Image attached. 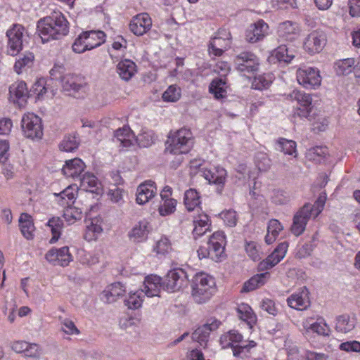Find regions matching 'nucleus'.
Here are the masks:
<instances>
[{
    "mask_svg": "<svg viewBox=\"0 0 360 360\" xmlns=\"http://www.w3.org/2000/svg\"><path fill=\"white\" fill-rule=\"evenodd\" d=\"M37 30L42 42L45 43L67 35L69 32V22L63 13L54 12L51 15L37 22Z\"/></svg>",
    "mask_w": 360,
    "mask_h": 360,
    "instance_id": "obj_1",
    "label": "nucleus"
},
{
    "mask_svg": "<svg viewBox=\"0 0 360 360\" xmlns=\"http://www.w3.org/2000/svg\"><path fill=\"white\" fill-rule=\"evenodd\" d=\"M191 297L198 304H203L210 300L216 291L214 278L206 274H196L191 281Z\"/></svg>",
    "mask_w": 360,
    "mask_h": 360,
    "instance_id": "obj_2",
    "label": "nucleus"
},
{
    "mask_svg": "<svg viewBox=\"0 0 360 360\" xmlns=\"http://www.w3.org/2000/svg\"><path fill=\"white\" fill-rule=\"evenodd\" d=\"M192 139L191 130L181 128L168 136L165 152L173 155L186 154L193 146Z\"/></svg>",
    "mask_w": 360,
    "mask_h": 360,
    "instance_id": "obj_3",
    "label": "nucleus"
},
{
    "mask_svg": "<svg viewBox=\"0 0 360 360\" xmlns=\"http://www.w3.org/2000/svg\"><path fill=\"white\" fill-rule=\"evenodd\" d=\"M188 283V274L181 268L169 271L162 282V288L169 292L179 291L186 287Z\"/></svg>",
    "mask_w": 360,
    "mask_h": 360,
    "instance_id": "obj_4",
    "label": "nucleus"
},
{
    "mask_svg": "<svg viewBox=\"0 0 360 360\" xmlns=\"http://www.w3.org/2000/svg\"><path fill=\"white\" fill-rule=\"evenodd\" d=\"M21 128L24 136L32 140L41 139L43 127L41 118L34 113L25 114L21 120Z\"/></svg>",
    "mask_w": 360,
    "mask_h": 360,
    "instance_id": "obj_5",
    "label": "nucleus"
},
{
    "mask_svg": "<svg viewBox=\"0 0 360 360\" xmlns=\"http://www.w3.org/2000/svg\"><path fill=\"white\" fill-rule=\"evenodd\" d=\"M25 28L20 24H13L6 32L8 37L7 53L16 56L22 49Z\"/></svg>",
    "mask_w": 360,
    "mask_h": 360,
    "instance_id": "obj_6",
    "label": "nucleus"
},
{
    "mask_svg": "<svg viewBox=\"0 0 360 360\" xmlns=\"http://www.w3.org/2000/svg\"><path fill=\"white\" fill-rule=\"evenodd\" d=\"M231 43V34L226 29H220L211 39L209 44L210 53L220 56L230 48Z\"/></svg>",
    "mask_w": 360,
    "mask_h": 360,
    "instance_id": "obj_7",
    "label": "nucleus"
},
{
    "mask_svg": "<svg viewBox=\"0 0 360 360\" xmlns=\"http://www.w3.org/2000/svg\"><path fill=\"white\" fill-rule=\"evenodd\" d=\"M313 215V207L310 203L304 204L294 215L291 232L296 236L303 233L307 224Z\"/></svg>",
    "mask_w": 360,
    "mask_h": 360,
    "instance_id": "obj_8",
    "label": "nucleus"
},
{
    "mask_svg": "<svg viewBox=\"0 0 360 360\" xmlns=\"http://www.w3.org/2000/svg\"><path fill=\"white\" fill-rule=\"evenodd\" d=\"M289 96L292 100L296 101L300 105L295 110L293 117H308L312 108V99L311 96L309 94L295 90L289 95Z\"/></svg>",
    "mask_w": 360,
    "mask_h": 360,
    "instance_id": "obj_9",
    "label": "nucleus"
},
{
    "mask_svg": "<svg viewBox=\"0 0 360 360\" xmlns=\"http://www.w3.org/2000/svg\"><path fill=\"white\" fill-rule=\"evenodd\" d=\"M236 69L240 72H255L259 66L257 56L250 51H244L238 54L234 59Z\"/></svg>",
    "mask_w": 360,
    "mask_h": 360,
    "instance_id": "obj_10",
    "label": "nucleus"
},
{
    "mask_svg": "<svg viewBox=\"0 0 360 360\" xmlns=\"http://www.w3.org/2000/svg\"><path fill=\"white\" fill-rule=\"evenodd\" d=\"M296 75L299 84L306 89H315L321 85V77L316 68H300Z\"/></svg>",
    "mask_w": 360,
    "mask_h": 360,
    "instance_id": "obj_11",
    "label": "nucleus"
},
{
    "mask_svg": "<svg viewBox=\"0 0 360 360\" xmlns=\"http://www.w3.org/2000/svg\"><path fill=\"white\" fill-rule=\"evenodd\" d=\"M225 236L223 232L217 231L210 236L207 245L211 252V259L218 262L225 257Z\"/></svg>",
    "mask_w": 360,
    "mask_h": 360,
    "instance_id": "obj_12",
    "label": "nucleus"
},
{
    "mask_svg": "<svg viewBox=\"0 0 360 360\" xmlns=\"http://www.w3.org/2000/svg\"><path fill=\"white\" fill-rule=\"evenodd\" d=\"M130 31L136 36L147 33L152 27V20L146 13H141L133 17L129 25Z\"/></svg>",
    "mask_w": 360,
    "mask_h": 360,
    "instance_id": "obj_13",
    "label": "nucleus"
},
{
    "mask_svg": "<svg viewBox=\"0 0 360 360\" xmlns=\"http://www.w3.org/2000/svg\"><path fill=\"white\" fill-rule=\"evenodd\" d=\"M326 37L323 31L314 30L311 32L304 42L305 50L311 54L319 53L326 45Z\"/></svg>",
    "mask_w": 360,
    "mask_h": 360,
    "instance_id": "obj_14",
    "label": "nucleus"
},
{
    "mask_svg": "<svg viewBox=\"0 0 360 360\" xmlns=\"http://www.w3.org/2000/svg\"><path fill=\"white\" fill-rule=\"evenodd\" d=\"M61 82L63 90L74 96L77 93L85 92L86 89V82L84 78L78 75H65Z\"/></svg>",
    "mask_w": 360,
    "mask_h": 360,
    "instance_id": "obj_15",
    "label": "nucleus"
},
{
    "mask_svg": "<svg viewBox=\"0 0 360 360\" xmlns=\"http://www.w3.org/2000/svg\"><path fill=\"white\" fill-rule=\"evenodd\" d=\"M29 93L27 84L23 81H17L9 86L10 100L17 103L19 107L25 105Z\"/></svg>",
    "mask_w": 360,
    "mask_h": 360,
    "instance_id": "obj_16",
    "label": "nucleus"
},
{
    "mask_svg": "<svg viewBox=\"0 0 360 360\" xmlns=\"http://www.w3.org/2000/svg\"><path fill=\"white\" fill-rule=\"evenodd\" d=\"M269 25L262 20L251 24L245 31V40L255 44L262 40L268 34Z\"/></svg>",
    "mask_w": 360,
    "mask_h": 360,
    "instance_id": "obj_17",
    "label": "nucleus"
},
{
    "mask_svg": "<svg viewBox=\"0 0 360 360\" xmlns=\"http://www.w3.org/2000/svg\"><path fill=\"white\" fill-rule=\"evenodd\" d=\"M219 325L220 322L217 319L208 320L192 333V339L199 342L200 345L206 346L210 332L217 330Z\"/></svg>",
    "mask_w": 360,
    "mask_h": 360,
    "instance_id": "obj_18",
    "label": "nucleus"
},
{
    "mask_svg": "<svg viewBox=\"0 0 360 360\" xmlns=\"http://www.w3.org/2000/svg\"><path fill=\"white\" fill-rule=\"evenodd\" d=\"M288 247V245L285 242L280 243L266 259L259 263V269L266 270L276 265L285 257Z\"/></svg>",
    "mask_w": 360,
    "mask_h": 360,
    "instance_id": "obj_19",
    "label": "nucleus"
},
{
    "mask_svg": "<svg viewBox=\"0 0 360 360\" xmlns=\"http://www.w3.org/2000/svg\"><path fill=\"white\" fill-rule=\"evenodd\" d=\"M357 319L354 314H344L335 318V329L342 334L351 333L356 328Z\"/></svg>",
    "mask_w": 360,
    "mask_h": 360,
    "instance_id": "obj_20",
    "label": "nucleus"
},
{
    "mask_svg": "<svg viewBox=\"0 0 360 360\" xmlns=\"http://www.w3.org/2000/svg\"><path fill=\"white\" fill-rule=\"evenodd\" d=\"M150 230L149 222L144 219L136 223L129 231L127 236L131 241L141 243L146 240Z\"/></svg>",
    "mask_w": 360,
    "mask_h": 360,
    "instance_id": "obj_21",
    "label": "nucleus"
},
{
    "mask_svg": "<svg viewBox=\"0 0 360 360\" xmlns=\"http://www.w3.org/2000/svg\"><path fill=\"white\" fill-rule=\"evenodd\" d=\"M156 193L155 183L152 181H146L137 188L136 202L139 205L146 204L155 195Z\"/></svg>",
    "mask_w": 360,
    "mask_h": 360,
    "instance_id": "obj_22",
    "label": "nucleus"
},
{
    "mask_svg": "<svg viewBox=\"0 0 360 360\" xmlns=\"http://www.w3.org/2000/svg\"><path fill=\"white\" fill-rule=\"evenodd\" d=\"M308 294L309 291L304 287L300 292L291 295L287 299L288 306L297 310L306 309L310 304Z\"/></svg>",
    "mask_w": 360,
    "mask_h": 360,
    "instance_id": "obj_23",
    "label": "nucleus"
},
{
    "mask_svg": "<svg viewBox=\"0 0 360 360\" xmlns=\"http://www.w3.org/2000/svg\"><path fill=\"white\" fill-rule=\"evenodd\" d=\"M85 165L79 158H74L65 162L62 171L67 177H71L74 179H79L82 176Z\"/></svg>",
    "mask_w": 360,
    "mask_h": 360,
    "instance_id": "obj_24",
    "label": "nucleus"
},
{
    "mask_svg": "<svg viewBox=\"0 0 360 360\" xmlns=\"http://www.w3.org/2000/svg\"><path fill=\"white\" fill-rule=\"evenodd\" d=\"M226 171L219 167H213L204 172L205 178L210 183L217 184L219 186L218 192L221 193L226 182Z\"/></svg>",
    "mask_w": 360,
    "mask_h": 360,
    "instance_id": "obj_25",
    "label": "nucleus"
},
{
    "mask_svg": "<svg viewBox=\"0 0 360 360\" xmlns=\"http://www.w3.org/2000/svg\"><path fill=\"white\" fill-rule=\"evenodd\" d=\"M298 26L290 21L281 23L278 28V34L283 41H292L299 36Z\"/></svg>",
    "mask_w": 360,
    "mask_h": 360,
    "instance_id": "obj_26",
    "label": "nucleus"
},
{
    "mask_svg": "<svg viewBox=\"0 0 360 360\" xmlns=\"http://www.w3.org/2000/svg\"><path fill=\"white\" fill-rule=\"evenodd\" d=\"M162 280L163 279L157 276L151 275L147 276L144 281L143 289L141 290L143 291V295H146L149 297L160 296L159 293L160 292V289L162 288Z\"/></svg>",
    "mask_w": 360,
    "mask_h": 360,
    "instance_id": "obj_27",
    "label": "nucleus"
},
{
    "mask_svg": "<svg viewBox=\"0 0 360 360\" xmlns=\"http://www.w3.org/2000/svg\"><path fill=\"white\" fill-rule=\"evenodd\" d=\"M136 68V65L133 60L124 59L117 65L116 72L122 80L128 82L137 72Z\"/></svg>",
    "mask_w": 360,
    "mask_h": 360,
    "instance_id": "obj_28",
    "label": "nucleus"
},
{
    "mask_svg": "<svg viewBox=\"0 0 360 360\" xmlns=\"http://www.w3.org/2000/svg\"><path fill=\"white\" fill-rule=\"evenodd\" d=\"M82 34L89 50L101 46L105 41V34L103 31H87L82 32Z\"/></svg>",
    "mask_w": 360,
    "mask_h": 360,
    "instance_id": "obj_29",
    "label": "nucleus"
},
{
    "mask_svg": "<svg viewBox=\"0 0 360 360\" xmlns=\"http://www.w3.org/2000/svg\"><path fill=\"white\" fill-rule=\"evenodd\" d=\"M269 277L270 274L269 272H264L252 276L248 281L244 283L240 292H248L264 285L269 280Z\"/></svg>",
    "mask_w": 360,
    "mask_h": 360,
    "instance_id": "obj_30",
    "label": "nucleus"
},
{
    "mask_svg": "<svg viewBox=\"0 0 360 360\" xmlns=\"http://www.w3.org/2000/svg\"><path fill=\"white\" fill-rule=\"evenodd\" d=\"M125 293V288L123 285L120 283H114L107 287L103 292V297L107 302H113L117 298L122 297Z\"/></svg>",
    "mask_w": 360,
    "mask_h": 360,
    "instance_id": "obj_31",
    "label": "nucleus"
},
{
    "mask_svg": "<svg viewBox=\"0 0 360 360\" xmlns=\"http://www.w3.org/2000/svg\"><path fill=\"white\" fill-rule=\"evenodd\" d=\"M19 226L22 234L27 239L33 238V232L34 231V226L32 219V217L27 213H22L19 218Z\"/></svg>",
    "mask_w": 360,
    "mask_h": 360,
    "instance_id": "obj_32",
    "label": "nucleus"
},
{
    "mask_svg": "<svg viewBox=\"0 0 360 360\" xmlns=\"http://www.w3.org/2000/svg\"><path fill=\"white\" fill-rule=\"evenodd\" d=\"M115 138L120 142V146L124 148H129L133 145L134 136L129 127H124L115 131Z\"/></svg>",
    "mask_w": 360,
    "mask_h": 360,
    "instance_id": "obj_33",
    "label": "nucleus"
},
{
    "mask_svg": "<svg viewBox=\"0 0 360 360\" xmlns=\"http://www.w3.org/2000/svg\"><path fill=\"white\" fill-rule=\"evenodd\" d=\"M79 180L81 183L80 186L85 190L91 193H99L101 184L94 175L86 173Z\"/></svg>",
    "mask_w": 360,
    "mask_h": 360,
    "instance_id": "obj_34",
    "label": "nucleus"
},
{
    "mask_svg": "<svg viewBox=\"0 0 360 360\" xmlns=\"http://www.w3.org/2000/svg\"><path fill=\"white\" fill-rule=\"evenodd\" d=\"M274 56L278 61L289 63L295 58V51L286 45H281L274 50Z\"/></svg>",
    "mask_w": 360,
    "mask_h": 360,
    "instance_id": "obj_35",
    "label": "nucleus"
},
{
    "mask_svg": "<svg viewBox=\"0 0 360 360\" xmlns=\"http://www.w3.org/2000/svg\"><path fill=\"white\" fill-rule=\"evenodd\" d=\"M79 145V139L76 133L65 135L59 145L61 150L72 152L76 150Z\"/></svg>",
    "mask_w": 360,
    "mask_h": 360,
    "instance_id": "obj_36",
    "label": "nucleus"
},
{
    "mask_svg": "<svg viewBox=\"0 0 360 360\" xmlns=\"http://www.w3.org/2000/svg\"><path fill=\"white\" fill-rule=\"evenodd\" d=\"M228 86L225 79L217 78L212 80L210 85V91L217 98H224L226 96V89Z\"/></svg>",
    "mask_w": 360,
    "mask_h": 360,
    "instance_id": "obj_37",
    "label": "nucleus"
},
{
    "mask_svg": "<svg viewBox=\"0 0 360 360\" xmlns=\"http://www.w3.org/2000/svg\"><path fill=\"white\" fill-rule=\"evenodd\" d=\"M184 205L191 212L200 204V195L195 189L190 188L185 192L184 198Z\"/></svg>",
    "mask_w": 360,
    "mask_h": 360,
    "instance_id": "obj_38",
    "label": "nucleus"
},
{
    "mask_svg": "<svg viewBox=\"0 0 360 360\" xmlns=\"http://www.w3.org/2000/svg\"><path fill=\"white\" fill-rule=\"evenodd\" d=\"M77 194V187L75 186H69L57 196L60 198L58 200L60 204L63 206L70 205L74 202Z\"/></svg>",
    "mask_w": 360,
    "mask_h": 360,
    "instance_id": "obj_39",
    "label": "nucleus"
},
{
    "mask_svg": "<svg viewBox=\"0 0 360 360\" xmlns=\"http://www.w3.org/2000/svg\"><path fill=\"white\" fill-rule=\"evenodd\" d=\"M283 226L278 220L272 219L269 221L265 242L270 245L276 240Z\"/></svg>",
    "mask_w": 360,
    "mask_h": 360,
    "instance_id": "obj_40",
    "label": "nucleus"
},
{
    "mask_svg": "<svg viewBox=\"0 0 360 360\" xmlns=\"http://www.w3.org/2000/svg\"><path fill=\"white\" fill-rule=\"evenodd\" d=\"M256 342L253 340L244 341L241 340L240 342H238L237 345L233 347V354L236 357H246L250 352L251 348H253L256 346Z\"/></svg>",
    "mask_w": 360,
    "mask_h": 360,
    "instance_id": "obj_41",
    "label": "nucleus"
},
{
    "mask_svg": "<svg viewBox=\"0 0 360 360\" xmlns=\"http://www.w3.org/2000/svg\"><path fill=\"white\" fill-rule=\"evenodd\" d=\"M47 225L50 227L52 233V238L50 240V243H54L60 236L63 226V220L60 217H52L49 220Z\"/></svg>",
    "mask_w": 360,
    "mask_h": 360,
    "instance_id": "obj_42",
    "label": "nucleus"
},
{
    "mask_svg": "<svg viewBox=\"0 0 360 360\" xmlns=\"http://www.w3.org/2000/svg\"><path fill=\"white\" fill-rule=\"evenodd\" d=\"M238 313L239 318L246 321L250 327L255 323L256 317L249 305L245 304L240 305L238 308Z\"/></svg>",
    "mask_w": 360,
    "mask_h": 360,
    "instance_id": "obj_43",
    "label": "nucleus"
},
{
    "mask_svg": "<svg viewBox=\"0 0 360 360\" xmlns=\"http://www.w3.org/2000/svg\"><path fill=\"white\" fill-rule=\"evenodd\" d=\"M34 58L33 53L30 52L25 53L22 56H20L15 63V71L18 74H20L24 68L31 67L33 63Z\"/></svg>",
    "mask_w": 360,
    "mask_h": 360,
    "instance_id": "obj_44",
    "label": "nucleus"
},
{
    "mask_svg": "<svg viewBox=\"0 0 360 360\" xmlns=\"http://www.w3.org/2000/svg\"><path fill=\"white\" fill-rule=\"evenodd\" d=\"M354 65V58H347L336 62L335 69L338 75H348L352 72Z\"/></svg>",
    "mask_w": 360,
    "mask_h": 360,
    "instance_id": "obj_45",
    "label": "nucleus"
},
{
    "mask_svg": "<svg viewBox=\"0 0 360 360\" xmlns=\"http://www.w3.org/2000/svg\"><path fill=\"white\" fill-rule=\"evenodd\" d=\"M82 217V211L77 207H72L71 205H67V207L63 212V217L69 224L81 219Z\"/></svg>",
    "mask_w": 360,
    "mask_h": 360,
    "instance_id": "obj_46",
    "label": "nucleus"
},
{
    "mask_svg": "<svg viewBox=\"0 0 360 360\" xmlns=\"http://www.w3.org/2000/svg\"><path fill=\"white\" fill-rule=\"evenodd\" d=\"M143 296V291L137 290L134 293L129 294L128 298L124 300V304L129 309H138L142 304Z\"/></svg>",
    "mask_w": 360,
    "mask_h": 360,
    "instance_id": "obj_47",
    "label": "nucleus"
},
{
    "mask_svg": "<svg viewBox=\"0 0 360 360\" xmlns=\"http://www.w3.org/2000/svg\"><path fill=\"white\" fill-rule=\"evenodd\" d=\"M277 149L283 152L285 154H296V143L292 140H288L281 138L277 141ZM296 157V155H295Z\"/></svg>",
    "mask_w": 360,
    "mask_h": 360,
    "instance_id": "obj_48",
    "label": "nucleus"
},
{
    "mask_svg": "<svg viewBox=\"0 0 360 360\" xmlns=\"http://www.w3.org/2000/svg\"><path fill=\"white\" fill-rule=\"evenodd\" d=\"M155 140V134L152 131H143L136 139V142L140 147H149Z\"/></svg>",
    "mask_w": 360,
    "mask_h": 360,
    "instance_id": "obj_49",
    "label": "nucleus"
},
{
    "mask_svg": "<svg viewBox=\"0 0 360 360\" xmlns=\"http://www.w3.org/2000/svg\"><path fill=\"white\" fill-rule=\"evenodd\" d=\"M181 97V89L175 85L169 86L162 94V99L167 102H176Z\"/></svg>",
    "mask_w": 360,
    "mask_h": 360,
    "instance_id": "obj_50",
    "label": "nucleus"
},
{
    "mask_svg": "<svg viewBox=\"0 0 360 360\" xmlns=\"http://www.w3.org/2000/svg\"><path fill=\"white\" fill-rule=\"evenodd\" d=\"M59 321L62 325V330L68 335H78L80 331L75 326V323L67 318L59 316Z\"/></svg>",
    "mask_w": 360,
    "mask_h": 360,
    "instance_id": "obj_51",
    "label": "nucleus"
},
{
    "mask_svg": "<svg viewBox=\"0 0 360 360\" xmlns=\"http://www.w3.org/2000/svg\"><path fill=\"white\" fill-rule=\"evenodd\" d=\"M163 200V204L160 205L158 207V211L160 215L167 216L175 211L176 201L173 199H165Z\"/></svg>",
    "mask_w": 360,
    "mask_h": 360,
    "instance_id": "obj_52",
    "label": "nucleus"
},
{
    "mask_svg": "<svg viewBox=\"0 0 360 360\" xmlns=\"http://www.w3.org/2000/svg\"><path fill=\"white\" fill-rule=\"evenodd\" d=\"M57 257H58L57 265L61 266H68L72 260V257L69 252V248L68 246L58 249Z\"/></svg>",
    "mask_w": 360,
    "mask_h": 360,
    "instance_id": "obj_53",
    "label": "nucleus"
},
{
    "mask_svg": "<svg viewBox=\"0 0 360 360\" xmlns=\"http://www.w3.org/2000/svg\"><path fill=\"white\" fill-rule=\"evenodd\" d=\"M328 154L326 147L316 146L310 148L307 152V157L310 160L319 161V158L325 157Z\"/></svg>",
    "mask_w": 360,
    "mask_h": 360,
    "instance_id": "obj_54",
    "label": "nucleus"
},
{
    "mask_svg": "<svg viewBox=\"0 0 360 360\" xmlns=\"http://www.w3.org/2000/svg\"><path fill=\"white\" fill-rule=\"evenodd\" d=\"M49 84L44 78L38 79L32 86L30 91L33 92L38 97L44 96L48 92V86Z\"/></svg>",
    "mask_w": 360,
    "mask_h": 360,
    "instance_id": "obj_55",
    "label": "nucleus"
},
{
    "mask_svg": "<svg viewBox=\"0 0 360 360\" xmlns=\"http://www.w3.org/2000/svg\"><path fill=\"white\" fill-rule=\"evenodd\" d=\"M259 246L255 242H249L246 243L245 250L248 255L253 261H259L261 259V252L259 251Z\"/></svg>",
    "mask_w": 360,
    "mask_h": 360,
    "instance_id": "obj_56",
    "label": "nucleus"
},
{
    "mask_svg": "<svg viewBox=\"0 0 360 360\" xmlns=\"http://www.w3.org/2000/svg\"><path fill=\"white\" fill-rule=\"evenodd\" d=\"M311 318L307 319L303 323V326L307 330H311L312 332L316 333L319 335H327L328 334L325 332V328L317 322L311 323Z\"/></svg>",
    "mask_w": 360,
    "mask_h": 360,
    "instance_id": "obj_57",
    "label": "nucleus"
},
{
    "mask_svg": "<svg viewBox=\"0 0 360 360\" xmlns=\"http://www.w3.org/2000/svg\"><path fill=\"white\" fill-rule=\"evenodd\" d=\"M172 250V245L166 237L161 238L156 243L155 250L158 254L165 255Z\"/></svg>",
    "mask_w": 360,
    "mask_h": 360,
    "instance_id": "obj_58",
    "label": "nucleus"
},
{
    "mask_svg": "<svg viewBox=\"0 0 360 360\" xmlns=\"http://www.w3.org/2000/svg\"><path fill=\"white\" fill-rule=\"evenodd\" d=\"M326 200V194L323 192L320 193L319 198L316 200L314 205H311L313 207V215L316 218L322 212Z\"/></svg>",
    "mask_w": 360,
    "mask_h": 360,
    "instance_id": "obj_59",
    "label": "nucleus"
},
{
    "mask_svg": "<svg viewBox=\"0 0 360 360\" xmlns=\"http://www.w3.org/2000/svg\"><path fill=\"white\" fill-rule=\"evenodd\" d=\"M221 217L229 226H234L236 224V212L234 210H229L221 213Z\"/></svg>",
    "mask_w": 360,
    "mask_h": 360,
    "instance_id": "obj_60",
    "label": "nucleus"
},
{
    "mask_svg": "<svg viewBox=\"0 0 360 360\" xmlns=\"http://www.w3.org/2000/svg\"><path fill=\"white\" fill-rule=\"evenodd\" d=\"M124 191L117 186H113L108 191L110 199L113 202L119 203L122 200Z\"/></svg>",
    "mask_w": 360,
    "mask_h": 360,
    "instance_id": "obj_61",
    "label": "nucleus"
},
{
    "mask_svg": "<svg viewBox=\"0 0 360 360\" xmlns=\"http://www.w3.org/2000/svg\"><path fill=\"white\" fill-rule=\"evenodd\" d=\"M87 230L86 233V238L92 240L96 237V235L101 233L103 231L101 226L94 222H91L90 224L87 225Z\"/></svg>",
    "mask_w": 360,
    "mask_h": 360,
    "instance_id": "obj_62",
    "label": "nucleus"
},
{
    "mask_svg": "<svg viewBox=\"0 0 360 360\" xmlns=\"http://www.w3.org/2000/svg\"><path fill=\"white\" fill-rule=\"evenodd\" d=\"M84 38L83 37L82 33L78 36L72 44V50L74 52L77 53H84L85 51L89 50L88 47H86V43L84 41Z\"/></svg>",
    "mask_w": 360,
    "mask_h": 360,
    "instance_id": "obj_63",
    "label": "nucleus"
},
{
    "mask_svg": "<svg viewBox=\"0 0 360 360\" xmlns=\"http://www.w3.org/2000/svg\"><path fill=\"white\" fill-rule=\"evenodd\" d=\"M271 83V81L270 79H267L264 75H259L255 78L252 85L255 89L261 90L262 89L268 88Z\"/></svg>",
    "mask_w": 360,
    "mask_h": 360,
    "instance_id": "obj_64",
    "label": "nucleus"
}]
</instances>
